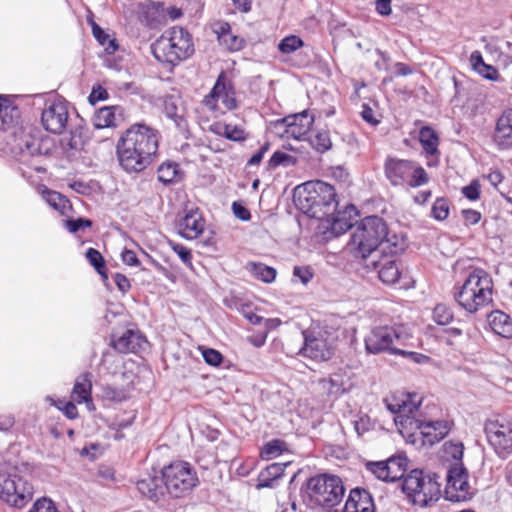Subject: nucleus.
I'll return each mask as SVG.
<instances>
[{
	"mask_svg": "<svg viewBox=\"0 0 512 512\" xmlns=\"http://www.w3.org/2000/svg\"><path fill=\"white\" fill-rule=\"evenodd\" d=\"M303 45L304 42L300 37L296 35H289L279 42L278 49L283 54H291L303 47Z\"/></svg>",
	"mask_w": 512,
	"mask_h": 512,
	"instance_id": "obj_45",
	"label": "nucleus"
},
{
	"mask_svg": "<svg viewBox=\"0 0 512 512\" xmlns=\"http://www.w3.org/2000/svg\"><path fill=\"white\" fill-rule=\"evenodd\" d=\"M342 512H375L371 494L365 489L351 490Z\"/></svg>",
	"mask_w": 512,
	"mask_h": 512,
	"instance_id": "obj_26",
	"label": "nucleus"
},
{
	"mask_svg": "<svg viewBox=\"0 0 512 512\" xmlns=\"http://www.w3.org/2000/svg\"><path fill=\"white\" fill-rule=\"evenodd\" d=\"M158 179L164 184L176 182L180 178V170L176 163L167 162L158 168Z\"/></svg>",
	"mask_w": 512,
	"mask_h": 512,
	"instance_id": "obj_41",
	"label": "nucleus"
},
{
	"mask_svg": "<svg viewBox=\"0 0 512 512\" xmlns=\"http://www.w3.org/2000/svg\"><path fill=\"white\" fill-rule=\"evenodd\" d=\"M293 276L298 278L301 283L307 284L312 279L313 274L307 267L297 266L294 268Z\"/></svg>",
	"mask_w": 512,
	"mask_h": 512,
	"instance_id": "obj_59",
	"label": "nucleus"
},
{
	"mask_svg": "<svg viewBox=\"0 0 512 512\" xmlns=\"http://www.w3.org/2000/svg\"><path fill=\"white\" fill-rule=\"evenodd\" d=\"M245 268L254 278L264 283H272L276 278V270L263 263L249 262Z\"/></svg>",
	"mask_w": 512,
	"mask_h": 512,
	"instance_id": "obj_35",
	"label": "nucleus"
},
{
	"mask_svg": "<svg viewBox=\"0 0 512 512\" xmlns=\"http://www.w3.org/2000/svg\"><path fill=\"white\" fill-rule=\"evenodd\" d=\"M464 446L461 442L448 441L442 446L440 458L450 465H462Z\"/></svg>",
	"mask_w": 512,
	"mask_h": 512,
	"instance_id": "obj_32",
	"label": "nucleus"
},
{
	"mask_svg": "<svg viewBox=\"0 0 512 512\" xmlns=\"http://www.w3.org/2000/svg\"><path fill=\"white\" fill-rule=\"evenodd\" d=\"M33 487L22 476L0 474V497L8 504L22 508L33 497Z\"/></svg>",
	"mask_w": 512,
	"mask_h": 512,
	"instance_id": "obj_13",
	"label": "nucleus"
},
{
	"mask_svg": "<svg viewBox=\"0 0 512 512\" xmlns=\"http://www.w3.org/2000/svg\"><path fill=\"white\" fill-rule=\"evenodd\" d=\"M92 28V34L94 38L99 42L107 54H114L118 49V44L113 35L104 31L97 23L92 19L89 20Z\"/></svg>",
	"mask_w": 512,
	"mask_h": 512,
	"instance_id": "obj_33",
	"label": "nucleus"
},
{
	"mask_svg": "<svg viewBox=\"0 0 512 512\" xmlns=\"http://www.w3.org/2000/svg\"><path fill=\"white\" fill-rule=\"evenodd\" d=\"M210 131L231 141H244L247 138V133L242 124L214 122L210 126Z\"/></svg>",
	"mask_w": 512,
	"mask_h": 512,
	"instance_id": "obj_31",
	"label": "nucleus"
},
{
	"mask_svg": "<svg viewBox=\"0 0 512 512\" xmlns=\"http://www.w3.org/2000/svg\"><path fill=\"white\" fill-rule=\"evenodd\" d=\"M159 133L154 128L136 123L119 138L116 153L120 166L127 172H141L155 159Z\"/></svg>",
	"mask_w": 512,
	"mask_h": 512,
	"instance_id": "obj_2",
	"label": "nucleus"
},
{
	"mask_svg": "<svg viewBox=\"0 0 512 512\" xmlns=\"http://www.w3.org/2000/svg\"><path fill=\"white\" fill-rule=\"evenodd\" d=\"M482 78L491 80V81H498L499 80V73L498 71L491 65L486 64L482 60Z\"/></svg>",
	"mask_w": 512,
	"mask_h": 512,
	"instance_id": "obj_60",
	"label": "nucleus"
},
{
	"mask_svg": "<svg viewBox=\"0 0 512 512\" xmlns=\"http://www.w3.org/2000/svg\"><path fill=\"white\" fill-rule=\"evenodd\" d=\"M408 461L405 456H392L386 461L369 462L366 468L377 479L394 482L401 479L407 470Z\"/></svg>",
	"mask_w": 512,
	"mask_h": 512,
	"instance_id": "obj_15",
	"label": "nucleus"
},
{
	"mask_svg": "<svg viewBox=\"0 0 512 512\" xmlns=\"http://www.w3.org/2000/svg\"><path fill=\"white\" fill-rule=\"evenodd\" d=\"M384 171L386 178L393 186L418 187L428 182L426 171L410 160L387 157Z\"/></svg>",
	"mask_w": 512,
	"mask_h": 512,
	"instance_id": "obj_8",
	"label": "nucleus"
},
{
	"mask_svg": "<svg viewBox=\"0 0 512 512\" xmlns=\"http://www.w3.org/2000/svg\"><path fill=\"white\" fill-rule=\"evenodd\" d=\"M145 342L144 338L133 330H126L119 338L112 341L113 347L120 353L136 352Z\"/></svg>",
	"mask_w": 512,
	"mask_h": 512,
	"instance_id": "obj_30",
	"label": "nucleus"
},
{
	"mask_svg": "<svg viewBox=\"0 0 512 512\" xmlns=\"http://www.w3.org/2000/svg\"><path fill=\"white\" fill-rule=\"evenodd\" d=\"M314 118L307 111L287 116L276 123V128L282 137L302 140L308 134Z\"/></svg>",
	"mask_w": 512,
	"mask_h": 512,
	"instance_id": "obj_17",
	"label": "nucleus"
},
{
	"mask_svg": "<svg viewBox=\"0 0 512 512\" xmlns=\"http://www.w3.org/2000/svg\"><path fill=\"white\" fill-rule=\"evenodd\" d=\"M386 408L394 414V423L399 433L411 442L419 435L423 444L433 445L450 431L446 420L424 421L418 416L422 397L417 393H396L385 400Z\"/></svg>",
	"mask_w": 512,
	"mask_h": 512,
	"instance_id": "obj_1",
	"label": "nucleus"
},
{
	"mask_svg": "<svg viewBox=\"0 0 512 512\" xmlns=\"http://www.w3.org/2000/svg\"><path fill=\"white\" fill-rule=\"evenodd\" d=\"M202 350V356L205 360V362L211 366H219L223 360L222 354L211 348H203Z\"/></svg>",
	"mask_w": 512,
	"mask_h": 512,
	"instance_id": "obj_52",
	"label": "nucleus"
},
{
	"mask_svg": "<svg viewBox=\"0 0 512 512\" xmlns=\"http://www.w3.org/2000/svg\"><path fill=\"white\" fill-rule=\"evenodd\" d=\"M490 446L499 456L512 452V423L506 421L488 420L484 428Z\"/></svg>",
	"mask_w": 512,
	"mask_h": 512,
	"instance_id": "obj_14",
	"label": "nucleus"
},
{
	"mask_svg": "<svg viewBox=\"0 0 512 512\" xmlns=\"http://www.w3.org/2000/svg\"><path fill=\"white\" fill-rule=\"evenodd\" d=\"M86 258L89 263L98 271L99 274L104 276L102 268L104 267V259L99 251L94 248H89L86 251Z\"/></svg>",
	"mask_w": 512,
	"mask_h": 512,
	"instance_id": "obj_50",
	"label": "nucleus"
},
{
	"mask_svg": "<svg viewBox=\"0 0 512 512\" xmlns=\"http://www.w3.org/2000/svg\"><path fill=\"white\" fill-rule=\"evenodd\" d=\"M115 106H105L100 108L93 117V125L95 128H107L116 125V111Z\"/></svg>",
	"mask_w": 512,
	"mask_h": 512,
	"instance_id": "obj_37",
	"label": "nucleus"
},
{
	"mask_svg": "<svg viewBox=\"0 0 512 512\" xmlns=\"http://www.w3.org/2000/svg\"><path fill=\"white\" fill-rule=\"evenodd\" d=\"M202 105L215 116L234 110L237 107L234 88L223 73L217 78L210 93L202 100Z\"/></svg>",
	"mask_w": 512,
	"mask_h": 512,
	"instance_id": "obj_12",
	"label": "nucleus"
},
{
	"mask_svg": "<svg viewBox=\"0 0 512 512\" xmlns=\"http://www.w3.org/2000/svg\"><path fill=\"white\" fill-rule=\"evenodd\" d=\"M18 117V109L8 96L0 95V119L3 123L12 122Z\"/></svg>",
	"mask_w": 512,
	"mask_h": 512,
	"instance_id": "obj_43",
	"label": "nucleus"
},
{
	"mask_svg": "<svg viewBox=\"0 0 512 512\" xmlns=\"http://www.w3.org/2000/svg\"><path fill=\"white\" fill-rule=\"evenodd\" d=\"M439 480L436 473L414 469L404 478L402 491L413 505L427 507L441 496Z\"/></svg>",
	"mask_w": 512,
	"mask_h": 512,
	"instance_id": "obj_6",
	"label": "nucleus"
},
{
	"mask_svg": "<svg viewBox=\"0 0 512 512\" xmlns=\"http://www.w3.org/2000/svg\"><path fill=\"white\" fill-rule=\"evenodd\" d=\"M493 141L500 149L512 148V109L505 110L498 118Z\"/></svg>",
	"mask_w": 512,
	"mask_h": 512,
	"instance_id": "obj_23",
	"label": "nucleus"
},
{
	"mask_svg": "<svg viewBox=\"0 0 512 512\" xmlns=\"http://www.w3.org/2000/svg\"><path fill=\"white\" fill-rule=\"evenodd\" d=\"M319 389L329 396H339L347 392L350 387V379L347 372L343 369L331 374L328 378H322L318 381Z\"/></svg>",
	"mask_w": 512,
	"mask_h": 512,
	"instance_id": "obj_21",
	"label": "nucleus"
},
{
	"mask_svg": "<svg viewBox=\"0 0 512 512\" xmlns=\"http://www.w3.org/2000/svg\"><path fill=\"white\" fill-rule=\"evenodd\" d=\"M287 450L286 443L282 440L275 439L271 440L264 445L260 452V457L263 460H271L280 456Z\"/></svg>",
	"mask_w": 512,
	"mask_h": 512,
	"instance_id": "obj_42",
	"label": "nucleus"
},
{
	"mask_svg": "<svg viewBox=\"0 0 512 512\" xmlns=\"http://www.w3.org/2000/svg\"><path fill=\"white\" fill-rule=\"evenodd\" d=\"M92 374L84 372L80 374L71 391V399L77 404L85 403L89 410L94 409L92 401Z\"/></svg>",
	"mask_w": 512,
	"mask_h": 512,
	"instance_id": "obj_25",
	"label": "nucleus"
},
{
	"mask_svg": "<svg viewBox=\"0 0 512 512\" xmlns=\"http://www.w3.org/2000/svg\"><path fill=\"white\" fill-rule=\"evenodd\" d=\"M232 209H233L234 215L237 218H239L240 220L247 221L251 217L250 212L248 211V209H246L244 206H242L241 204H239L237 202H234L232 204Z\"/></svg>",
	"mask_w": 512,
	"mask_h": 512,
	"instance_id": "obj_63",
	"label": "nucleus"
},
{
	"mask_svg": "<svg viewBox=\"0 0 512 512\" xmlns=\"http://www.w3.org/2000/svg\"><path fill=\"white\" fill-rule=\"evenodd\" d=\"M16 149L19 150V160L22 162H26L29 156L41 154L38 140L31 136L25 137L20 143H18Z\"/></svg>",
	"mask_w": 512,
	"mask_h": 512,
	"instance_id": "obj_40",
	"label": "nucleus"
},
{
	"mask_svg": "<svg viewBox=\"0 0 512 512\" xmlns=\"http://www.w3.org/2000/svg\"><path fill=\"white\" fill-rule=\"evenodd\" d=\"M212 30L217 35L220 45L229 51H239L244 47V39L232 32L228 22L216 21L212 24Z\"/></svg>",
	"mask_w": 512,
	"mask_h": 512,
	"instance_id": "obj_24",
	"label": "nucleus"
},
{
	"mask_svg": "<svg viewBox=\"0 0 512 512\" xmlns=\"http://www.w3.org/2000/svg\"><path fill=\"white\" fill-rule=\"evenodd\" d=\"M356 214V209L353 205L346 206L343 212H332L329 216L321 220L326 223V228H329L332 233L339 235L346 232L352 227V215Z\"/></svg>",
	"mask_w": 512,
	"mask_h": 512,
	"instance_id": "obj_27",
	"label": "nucleus"
},
{
	"mask_svg": "<svg viewBox=\"0 0 512 512\" xmlns=\"http://www.w3.org/2000/svg\"><path fill=\"white\" fill-rule=\"evenodd\" d=\"M486 179L490 182V184L496 188L498 191L499 189H503L504 188V185L502 184V181H503V175L502 173L495 169V170H491L487 175H486Z\"/></svg>",
	"mask_w": 512,
	"mask_h": 512,
	"instance_id": "obj_56",
	"label": "nucleus"
},
{
	"mask_svg": "<svg viewBox=\"0 0 512 512\" xmlns=\"http://www.w3.org/2000/svg\"><path fill=\"white\" fill-rule=\"evenodd\" d=\"M387 234V225L383 219L378 216H369L356 226L350 245L362 258L369 256L376 258L379 247L383 252L390 247Z\"/></svg>",
	"mask_w": 512,
	"mask_h": 512,
	"instance_id": "obj_4",
	"label": "nucleus"
},
{
	"mask_svg": "<svg viewBox=\"0 0 512 512\" xmlns=\"http://www.w3.org/2000/svg\"><path fill=\"white\" fill-rule=\"evenodd\" d=\"M67 103L56 99L46 104L41 116L43 127L52 133H61L68 122Z\"/></svg>",
	"mask_w": 512,
	"mask_h": 512,
	"instance_id": "obj_18",
	"label": "nucleus"
},
{
	"mask_svg": "<svg viewBox=\"0 0 512 512\" xmlns=\"http://www.w3.org/2000/svg\"><path fill=\"white\" fill-rule=\"evenodd\" d=\"M297 163V157L283 151H276L273 153L268 161V168L275 169L278 166L289 167Z\"/></svg>",
	"mask_w": 512,
	"mask_h": 512,
	"instance_id": "obj_44",
	"label": "nucleus"
},
{
	"mask_svg": "<svg viewBox=\"0 0 512 512\" xmlns=\"http://www.w3.org/2000/svg\"><path fill=\"white\" fill-rule=\"evenodd\" d=\"M411 338L412 333L405 325L377 326L366 335L365 349L370 354L387 352L406 356V351L400 346H406Z\"/></svg>",
	"mask_w": 512,
	"mask_h": 512,
	"instance_id": "obj_5",
	"label": "nucleus"
},
{
	"mask_svg": "<svg viewBox=\"0 0 512 512\" xmlns=\"http://www.w3.org/2000/svg\"><path fill=\"white\" fill-rule=\"evenodd\" d=\"M29 512H58L55 504L47 498L38 499Z\"/></svg>",
	"mask_w": 512,
	"mask_h": 512,
	"instance_id": "obj_53",
	"label": "nucleus"
},
{
	"mask_svg": "<svg viewBox=\"0 0 512 512\" xmlns=\"http://www.w3.org/2000/svg\"><path fill=\"white\" fill-rule=\"evenodd\" d=\"M310 143L314 149L320 153L328 151L332 142L328 131H319L311 139Z\"/></svg>",
	"mask_w": 512,
	"mask_h": 512,
	"instance_id": "obj_46",
	"label": "nucleus"
},
{
	"mask_svg": "<svg viewBox=\"0 0 512 512\" xmlns=\"http://www.w3.org/2000/svg\"><path fill=\"white\" fill-rule=\"evenodd\" d=\"M304 346L301 353L314 360L327 361L335 351L336 331L328 327H313L303 333Z\"/></svg>",
	"mask_w": 512,
	"mask_h": 512,
	"instance_id": "obj_9",
	"label": "nucleus"
},
{
	"mask_svg": "<svg viewBox=\"0 0 512 512\" xmlns=\"http://www.w3.org/2000/svg\"><path fill=\"white\" fill-rule=\"evenodd\" d=\"M42 197L49 206L61 215H65L71 208L68 199L56 191L45 189L42 191Z\"/></svg>",
	"mask_w": 512,
	"mask_h": 512,
	"instance_id": "obj_39",
	"label": "nucleus"
},
{
	"mask_svg": "<svg viewBox=\"0 0 512 512\" xmlns=\"http://www.w3.org/2000/svg\"><path fill=\"white\" fill-rule=\"evenodd\" d=\"M468 475L463 465H450L447 470V483L445 487L446 499L450 501H464L471 495Z\"/></svg>",
	"mask_w": 512,
	"mask_h": 512,
	"instance_id": "obj_16",
	"label": "nucleus"
},
{
	"mask_svg": "<svg viewBox=\"0 0 512 512\" xmlns=\"http://www.w3.org/2000/svg\"><path fill=\"white\" fill-rule=\"evenodd\" d=\"M449 215L448 202L443 199H437L432 206V216L439 221L446 219Z\"/></svg>",
	"mask_w": 512,
	"mask_h": 512,
	"instance_id": "obj_49",
	"label": "nucleus"
},
{
	"mask_svg": "<svg viewBox=\"0 0 512 512\" xmlns=\"http://www.w3.org/2000/svg\"><path fill=\"white\" fill-rule=\"evenodd\" d=\"M288 463H273L259 475L258 488L272 487V482L281 477Z\"/></svg>",
	"mask_w": 512,
	"mask_h": 512,
	"instance_id": "obj_38",
	"label": "nucleus"
},
{
	"mask_svg": "<svg viewBox=\"0 0 512 512\" xmlns=\"http://www.w3.org/2000/svg\"><path fill=\"white\" fill-rule=\"evenodd\" d=\"M165 490L173 497H180L193 489L198 478L196 472L187 462H174L162 471Z\"/></svg>",
	"mask_w": 512,
	"mask_h": 512,
	"instance_id": "obj_11",
	"label": "nucleus"
},
{
	"mask_svg": "<svg viewBox=\"0 0 512 512\" xmlns=\"http://www.w3.org/2000/svg\"><path fill=\"white\" fill-rule=\"evenodd\" d=\"M345 489L339 477L334 475H318L312 477L307 484V493L317 505L333 506L344 496Z\"/></svg>",
	"mask_w": 512,
	"mask_h": 512,
	"instance_id": "obj_10",
	"label": "nucleus"
},
{
	"mask_svg": "<svg viewBox=\"0 0 512 512\" xmlns=\"http://www.w3.org/2000/svg\"><path fill=\"white\" fill-rule=\"evenodd\" d=\"M61 145L67 153L80 151L84 145V141L80 134L71 133L69 136L62 138Z\"/></svg>",
	"mask_w": 512,
	"mask_h": 512,
	"instance_id": "obj_47",
	"label": "nucleus"
},
{
	"mask_svg": "<svg viewBox=\"0 0 512 512\" xmlns=\"http://www.w3.org/2000/svg\"><path fill=\"white\" fill-rule=\"evenodd\" d=\"M170 247L171 249L179 256V258L181 259V261L191 267L192 266V255H191V251L181 245V244H178V243H174V242H170Z\"/></svg>",
	"mask_w": 512,
	"mask_h": 512,
	"instance_id": "obj_51",
	"label": "nucleus"
},
{
	"mask_svg": "<svg viewBox=\"0 0 512 512\" xmlns=\"http://www.w3.org/2000/svg\"><path fill=\"white\" fill-rule=\"evenodd\" d=\"M121 259L124 264L132 267H140V261L133 250L124 249L121 252Z\"/></svg>",
	"mask_w": 512,
	"mask_h": 512,
	"instance_id": "obj_54",
	"label": "nucleus"
},
{
	"mask_svg": "<svg viewBox=\"0 0 512 512\" xmlns=\"http://www.w3.org/2000/svg\"><path fill=\"white\" fill-rule=\"evenodd\" d=\"M355 432L361 436L364 432L369 430V419L367 417H360L352 422Z\"/></svg>",
	"mask_w": 512,
	"mask_h": 512,
	"instance_id": "obj_61",
	"label": "nucleus"
},
{
	"mask_svg": "<svg viewBox=\"0 0 512 512\" xmlns=\"http://www.w3.org/2000/svg\"><path fill=\"white\" fill-rule=\"evenodd\" d=\"M480 272L477 268L470 273L463 284L460 292L456 295V300L467 312L474 313L478 311L480 302Z\"/></svg>",
	"mask_w": 512,
	"mask_h": 512,
	"instance_id": "obj_19",
	"label": "nucleus"
},
{
	"mask_svg": "<svg viewBox=\"0 0 512 512\" xmlns=\"http://www.w3.org/2000/svg\"><path fill=\"white\" fill-rule=\"evenodd\" d=\"M269 147H270L269 143H265L259 149V151H257L256 153H254L251 156V158L248 160V165H251V166L258 165L262 161L264 155L268 152Z\"/></svg>",
	"mask_w": 512,
	"mask_h": 512,
	"instance_id": "obj_62",
	"label": "nucleus"
},
{
	"mask_svg": "<svg viewBox=\"0 0 512 512\" xmlns=\"http://www.w3.org/2000/svg\"><path fill=\"white\" fill-rule=\"evenodd\" d=\"M419 141L426 154L435 155L438 153L439 138L431 127L425 126L420 129Z\"/></svg>",
	"mask_w": 512,
	"mask_h": 512,
	"instance_id": "obj_36",
	"label": "nucleus"
},
{
	"mask_svg": "<svg viewBox=\"0 0 512 512\" xmlns=\"http://www.w3.org/2000/svg\"><path fill=\"white\" fill-rule=\"evenodd\" d=\"M378 269L379 279L385 284L396 283L401 275L400 266L392 255H384L381 259L373 258L368 265Z\"/></svg>",
	"mask_w": 512,
	"mask_h": 512,
	"instance_id": "obj_22",
	"label": "nucleus"
},
{
	"mask_svg": "<svg viewBox=\"0 0 512 512\" xmlns=\"http://www.w3.org/2000/svg\"><path fill=\"white\" fill-rule=\"evenodd\" d=\"M151 48L158 61L170 64L187 59L194 51L189 33L180 27L166 31Z\"/></svg>",
	"mask_w": 512,
	"mask_h": 512,
	"instance_id": "obj_7",
	"label": "nucleus"
},
{
	"mask_svg": "<svg viewBox=\"0 0 512 512\" xmlns=\"http://www.w3.org/2000/svg\"><path fill=\"white\" fill-rule=\"evenodd\" d=\"M433 318L440 325H447L453 319L451 310L444 304H438L433 311Z\"/></svg>",
	"mask_w": 512,
	"mask_h": 512,
	"instance_id": "obj_48",
	"label": "nucleus"
},
{
	"mask_svg": "<svg viewBox=\"0 0 512 512\" xmlns=\"http://www.w3.org/2000/svg\"><path fill=\"white\" fill-rule=\"evenodd\" d=\"M490 282V278L482 273V305L484 303H489L492 301V291L491 288L489 287Z\"/></svg>",
	"mask_w": 512,
	"mask_h": 512,
	"instance_id": "obj_58",
	"label": "nucleus"
},
{
	"mask_svg": "<svg viewBox=\"0 0 512 512\" xmlns=\"http://www.w3.org/2000/svg\"><path fill=\"white\" fill-rule=\"evenodd\" d=\"M140 11L149 24L159 22L165 16L163 3L159 1H145L139 4Z\"/></svg>",
	"mask_w": 512,
	"mask_h": 512,
	"instance_id": "obj_34",
	"label": "nucleus"
},
{
	"mask_svg": "<svg viewBox=\"0 0 512 512\" xmlns=\"http://www.w3.org/2000/svg\"><path fill=\"white\" fill-rule=\"evenodd\" d=\"M333 186L322 181H310L294 189V203L311 218L323 220L337 209Z\"/></svg>",
	"mask_w": 512,
	"mask_h": 512,
	"instance_id": "obj_3",
	"label": "nucleus"
},
{
	"mask_svg": "<svg viewBox=\"0 0 512 512\" xmlns=\"http://www.w3.org/2000/svg\"><path fill=\"white\" fill-rule=\"evenodd\" d=\"M463 195L469 200H476L479 197V184L474 180L470 185L462 188Z\"/></svg>",
	"mask_w": 512,
	"mask_h": 512,
	"instance_id": "obj_57",
	"label": "nucleus"
},
{
	"mask_svg": "<svg viewBox=\"0 0 512 512\" xmlns=\"http://www.w3.org/2000/svg\"><path fill=\"white\" fill-rule=\"evenodd\" d=\"M487 325L491 332L502 338H512V318L506 313L496 310L487 315Z\"/></svg>",
	"mask_w": 512,
	"mask_h": 512,
	"instance_id": "obj_28",
	"label": "nucleus"
},
{
	"mask_svg": "<svg viewBox=\"0 0 512 512\" xmlns=\"http://www.w3.org/2000/svg\"><path fill=\"white\" fill-rule=\"evenodd\" d=\"M462 215L466 225H474L480 220V214L471 209H464Z\"/></svg>",
	"mask_w": 512,
	"mask_h": 512,
	"instance_id": "obj_64",
	"label": "nucleus"
},
{
	"mask_svg": "<svg viewBox=\"0 0 512 512\" xmlns=\"http://www.w3.org/2000/svg\"><path fill=\"white\" fill-rule=\"evenodd\" d=\"M91 221L86 219L67 220L65 221V227L72 233L77 232L85 227H90Z\"/></svg>",
	"mask_w": 512,
	"mask_h": 512,
	"instance_id": "obj_55",
	"label": "nucleus"
},
{
	"mask_svg": "<svg viewBox=\"0 0 512 512\" xmlns=\"http://www.w3.org/2000/svg\"><path fill=\"white\" fill-rule=\"evenodd\" d=\"M205 220L199 209H189L179 222V234L188 240L198 238L205 230Z\"/></svg>",
	"mask_w": 512,
	"mask_h": 512,
	"instance_id": "obj_20",
	"label": "nucleus"
},
{
	"mask_svg": "<svg viewBox=\"0 0 512 512\" xmlns=\"http://www.w3.org/2000/svg\"><path fill=\"white\" fill-rule=\"evenodd\" d=\"M139 492L147 498L157 501L164 495L165 486L163 476H147L137 482Z\"/></svg>",
	"mask_w": 512,
	"mask_h": 512,
	"instance_id": "obj_29",
	"label": "nucleus"
}]
</instances>
